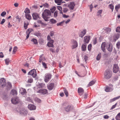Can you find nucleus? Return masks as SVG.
I'll list each match as a JSON object with an SVG mask.
<instances>
[{
    "label": "nucleus",
    "mask_w": 120,
    "mask_h": 120,
    "mask_svg": "<svg viewBox=\"0 0 120 120\" xmlns=\"http://www.w3.org/2000/svg\"><path fill=\"white\" fill-rule=\"evenodd\" d=\"M42 16L45 20L47 21L48 20V19L51 16V12L49 10H45L43 12Z\"/></svg>",
    "instance_id": "f257e3e1"
},
{
    "label": "nucleus",
    "mask_w": 120,
    "mask_h": 120,
    "mask_svg": "<svg viewBox=\"0 0 120 120\" xmlns=\"http://www.w3.org/2000/svg\"><path fill=\"white\" fill-rule=\"evenodd\" d=\"M64 105L65 106L64 109L66 112H69L72 110L73 109V106L68 103L64 104Z\"/></svg>",
    "instance_id": "f03ea898"
},
{
    "label": "nucleus",
    "mask_w": 120,
    "mask_h": 120,
    "mask_svg": "<svg viewBox=\"0 0 120 120\" xmlns=\"http://www.w3.org/2000/svg\"><path fill=\"white\" fill-rule=\"evenodd\" d=\"M104 77L106 79H109L111 77L112 74L109 70H106L105 71L104 74Z\"/></svg>",
    "instance_id": "7ed1b4c3"
},
{
    "label": "nucleus",
    "mask_w": 120,
    "mask_h": 120,
    "mask_svg": "<svg viewBox=\"0 0 120 120\" xmlns=\"http://www.w3.org/2000/svg\"><path fill=\"white\" fill-rule=\"evenodd\" d=\"M28 75H31L33 78H35L37 75V72L36 70L33 69L29 71L28 73Z\"/></svg>",
    "instance_id": "20e7f679"
},
{
    "label": "nucleus",
    "mask_w": 120,
    "mask_h": 120,
    "mask_svg": "<svg viewBox=\"0 0 120 120\" xmlns=\"http://www.w3.org/2000/svg\"><path fill=\"white\" fill-rule=\"evenodd\" d=\"M72 49H74L76 48L78 46V43L77 41L73 39L71 41Z\"/></svg>",
    "instance_id": "39448f33"
},
{
    "label": "nucleus",
    "mask_w": 120,
    "mask_h": 120,
    "mask_svg": "<svg viewBox=\"0 0 120 120\" xmlns=\"http://www.w3.org/2000/svg\"><path fill=\"white\" fill-rule=\"evenodd\" d=\"M11 101L13 104H16L19 102V100L18 97H15L11 99Z\"/></svg>",
    "instance_id": "423d86ee"
},
{
    "label": "nucleus",
    "mask_w": 120,
    "mask_h": 120,
    "mask_svg": "<svg viewBox=\"0 0 120 120\" xmlns=\"http://www.w3.org/2000/svg\"><path fill=\"white\" fill-rule=\"evenodd\" d=\"M52 75L51 74L48 73L45 74L44 78V80L45 82H47L51 78Z\"/></svg>",
    "instance_id": "0eeeda50"
},
{
    "label": "nucleus",
    "mask_w": 120,
    "mask_h": 120,
    "mask_svg": "<svg viewBox=\"0 0 120 120\" xmlns=\"http://www.w3.org/2000/svg\"><path fill=\"white\" fill-rule=\"evenodd\" d=\"M86 29L83 30L82 31L79 33V36L81 38H82L86 34Z\"/></svg>",
    "instance_id": "6e6552de"
},
{
    "label": "nucleus",
    "mask_w": 120,
    "mask_h": 120,
    "mask_svg": "<svg viewBox=\"0 0 120 120\" xmlns=\"http://www.w3.org/2000/svg\"><path fill=\"white\" fill-rule=\"evenodd\" d=\"M48 92L47 90L45 89L40 90L37 91V93L43 94H46Z\"/></svg>",
    "instance_id": "1a4fd4ad"
},
{
    "label": "nucleus",
    "mask_w": 120,
    "mask_h": 120,
    "mask_svg": "<svg viewBox=\"0 0 120 120\" xmlns=\"http://www.w3.org/2000/svg\"><path fill=\"white\" fill-rule=\"evenodd\" d=\"M33 19L34 20H36L39 18V15L36 13H34L32 14Z\"/></svg>",
    "instance_id": "9d476101"
},
{
    "label": "nucleus",
    "mask_w": 120,
    "mask_h": 120,
    "mask_svg": "<svg viewBox=\"0 0 120 120\" xmlns=\"http://www.w3.org/2000/svg\"><path fill=\"white\" fill-rule=\"evenodd\" d=\"M75 5L74 2H70L68 5V7L71 10H73Z\"/></svg>",
    "instance_id": "9b49d317"
},
{
    "label": "nucleus",
    "mask_w": 120,
    "mask_h": 120,
    "mask_svg": "<svg viewBox=\"0 0 120 120\" xmlns=\"http://www.w3.org/2000/svg\"><path fill=\"white\" fill-rule=\"evenodd\" d=\"M28 108L30 110H34L36 109V106L32 104H29L28 106Z\"/></svg>",
    "instance_id": "f8f14e48"
},
{
    "label": "nucleus",
    "mask_w": 120,
    "mask_h": 120,
    "mask_svg": "<svg viewBox=\"0 0 120 120\" xmlns=\"http://www.w3.org/2000/svg\"><path fill=\"white\" fill-rule=\"evenodd\" d=\"M107 43H106L105 42L103 43L101 45V47L102 50L103 51L105 52V48L106 47H107V45H106Z\"/></svg>",
    "instance_id": "ddd939ff"
},
{
    "label": "nucleus",
    "mask_w": 120,
    "mask_h": 120,
    "mask_svg": "<svg viewBox=\"0 0 120 120\" xmlns=\"http://www.w3.org/2000/svg\"><path fill=\"white\" fill-rule=\"evenodd\" d=\"M107 47H108L107 49L109 52H111L112 50V45L109 43H108L107 44Z\"/></svg>",
    "instance_id": "4468645a"
},
{
    "label": "nucleus",
    "mask_w": 120,
    "mask_h": 120,
    "mask_svg": "<svg viewBox=\"0 0 120 120\" xmlns=\"http://www.w3.org/2000/svg\"><path fill=\"white\" fill-rule=\"evenodd\" d=\"M78 91L79 94L80 95H81L83 94L84 90L82 88L79 87L78 88Z\"/></svg>",
    "instance_id": "2eb2a0df"
},
{
    "label": "nucleus",
    "mask_w": 120,
    "mask_h": 120,
    "mask_svg": "<svg viewBox=\"0 0 120 120\" xmlns=\"http://www.w3.org/2000/svg\"><path fill=\"white\" fill-rule=\"evenodd\" d=\"M54 41L53 40H51L48 42L47 45L49 47H54V45L53 44Z\"/></svg>",
    "instance_id": "dca6fc26"
},
{
    "label": "nucleus",
    "mask_w": 120,
    "mask_h": 120,
    "mask_svg": "<svg viewBox=\"0 0 120 120\" xmlns=\"http://www.w3.org/2000/svg\"><path fill=\"white\" fill-rule=\"evenodd\" d=\"M84 42L85 43H88L90 39V36H86L84 37Z\"/></svg>",
    "instance_id": "f3484780"
},
{
    "label": "nucleus",
    "mask_w": 120,
    "mask_h": 120,
    "mask_svg": "<svg viewBox=\"0 0 120 120\" xmlns=\"http://www.w3.org/2000/svg\"><path fill=\"white\" fill-rule=\"evenodd\" d=\"M119 71L118 66L116 65H114L113 68V71L114 73H116Z\"/></svg>",
    "instance_id": "a211bd4d"
},
{
    "label": "nucleus",
    "mask_w": 120,
    "mask_h": 120,
    "mask_svg": "<svg viewBox=\"0 0 120 120\" xmlns=\"http://www.w3.org/2000/svg\"><path fill=\"white\" fill-rule=\"evenodd\" d=\"M20 92L22 95L25 94L27 93L26 90L24 88H21L20 90Z\"/></svg>",
    "instance_id": "6ab92c4d"
},
{
    "label": "nucleus",
    "mask_w": 120,
    "mask_h": 120,
    "mask_svg": "<svg viewBox=\"0 0 120 120\" xmlns=\"http://www.w3.org/2000/svg\"><path fill=\"white\" fill-rule=\"evenodd\" d=\"M0 82L2 86H5L6 82L5 79L4 78H2L0 80Z\"/></svg>",
    "instance_id": "aec40b11"
},
{
    "label": "nucleus",
    "mask_w": 120,
    "mask_h": 120,
    "mask_svg": "<svg viewBox=\"0 0 120 120\" xmlns=\"http://www.w3.org/2000/svg\"><path fill=\"white\" fill-rule=\"evenodd\" d=\"M54 84L53 83H50L49 85H48V89L50 90H52L54 87Z\"/></svg>",
    "instance_id": "412c9836"
},
{
    "label": "nucleus",
    "mask_w": 120,
    "mask_h": 120,
    "mask_svg": "<svg viewBox=\"0 0 120 120\" xmlns=\"http://www.w3.org/2000/svg\"><path fill=\"white\" fill-rule=\"evenodd\" d=\"M105 90L106 92H110L112 91L113 90V89L111 87L109 86H106Z\"/></svg>",
    "instance_id": "4be33fe9"
},
{
    "label": "nucleus",
    "mask_w": 120,
    "mask_h": 120,
    "mask_svg": "<svg viewBox=\"0 0 120 120\" xmlns=\"http://www.w3.org/2000/svg\"><path fill=\"white\" fill-rule=\"evenodd\" d=\"M120 98V96H118L117 97H116L115 98H113L112 99H110L109 101V103H111L116 100L119 99Z\"/></svg>",
    "instance_id": "5701e85b"
},
{
    "label": "nucleus",
    "mask_w": 120,
    "mask_h": 120,
    "mask_svg": "<svg viewBox=\"0 0 120 120\" xmlns=\"http://www.w3.org/2000/svg\"><path fill=\"white\" fill-rule=\"evenodd\" d=\"M25 15L26 18L27 19L30 20L31 19V17L29 14H25Z\"/></svg>",
    "instance_id": "b1692460"
},
{
    "label": "nucleus",
    "mask_w": 120,
    "mask_h": 120,
    "mask_svg": "<svg viewBox=\"0 0 120 120\" xmlns=\"http://www.w3.org/2000/svg\"><path fill=\"white\" fill-rule=\"evenodd\" d=\"M62 0H55V2L58 5H60L61 3L62 2Z\"/></svg>",
    "instance_id": "393cba45"
},
{
    "label": "nucleus",
    "mask_w": 120,
    "mask_h": 120,
    "mask_svg": "<svg viewBox=\"0 0 120 120\" xmlns=\"http://www.w3.org/2000/svg\"><path fill=\"white\" fill-rule=\"evenodd\" d=\"M119 35L118 34H116L114 36V38L115 41L117 40L119 38Z\"/></svg>",
    "instance_id": "a878e982"
},
{
    "label": "nucleus",
    "mask_w": 120,
    "mask_h": 120,
    "mask_svg": "<svg viewBox=\"0 0 120 120\" xmlns=\"http://www.w3.org/2000/svg\"><path fill=\"white\" fill-rule=\"evenodd\" d=\"M29 25V23L28 22H24V27L25 29H26L27 28L28 26Z\"/></svg>",
    "instance_id": "bb28decb"
},
{
    "label": "nucleus",
    "mask_w": 120,
    "mask_h": 120,
    "mask_svg": "<svg viewBox=\"0 0 120 120\" xmlns=\"http://www.w3.org/2000/svg\"><path fill=\"white\" fill-rule=\"evenodd\" d=\"M86 45L83 44L82 46V51H85L86 49Z\"/></svg>",
    "instance_id": "cd10ccee"
},
{
    "label": "nucleus",
    "mask_w": 120,
    "mask_h": 120,
    "mask_svg": "<svg viewBox=\"0 0 120 120\" xmlns=\"http://www.w3.org/2000/svg\"><path fill=\"white\" fill-rule=\"evenodd\" d=\"M115 118L116 120H120V112L118 114Z\"/></svg>",
    "instance_id": "c85d7f7f"
},
{
    "label": "nucleus",
    "mask_w": 120,
    "mask_h": 120,
    "mask_svg": "<svg viewBox=\"0 0 120 120\" xmlns=\"http://www.w3.org/2000/svg\"><path fill=\"white\" fill-rule=\"evenodd\" d=\"M24 12L25 13V14H29L30 13V11L28 8H26L24 11Z\"/></svg>",
    "instance_id": "c756f323"
},
{
    "label": "nucleus",
    "mask_w": 120,
    "mask_h": 120,
    "mask_svg": "<svg viewBox=\"0 0 120 120\" xmlns=\"http://www.w3.org/2000/svg\"><path fill=\"white\" fill-rule=\"evenodd\" d=\"M95 81H92L90 82L88 84V86H90L94 85L95 83Z\"/></svg>",
    "instance_id": "7c9ffc66"
},
{
    "label": "nucleus",
    "mask_w": 120,
    "mask_h": 120,
    "mask_svg": "<svg viewBox=\"0 0 120 120\" xmlns=\"http://www.w3.org/2000/svg\"><path fill=\"white\" fill-rule=\"evenodd\" d=\"M11 93L13 95H17V92L16 91L14 90H12L11 91Z\"/></svg>",
    "instance_id": "2f4dec72"
},
{
    "label": "nucleus",
    "mask_w": 120,
    "mask_h": 120,
    "mask_svg": "<svg viewBox=\"0 0 120 120\" xmlns=\"http://www.w3.org/2000/svg\"><path fill=\"white\" fill-rule=\"evenodd\" d=\"M109 7L110 9H111L112 11V12L114 8L113 5L112 4H109Z\"/></svg>",
    "instance_id": "473e14b6"
},
{
    "label": "nucleus",
    "mask_w": 120,
    "mask_h": 120,
    "mask_svg": "<svg viewBox=\"0 0 120 120\" xmlns=\"http://www.w3.org/2000/svg\"><path fill=\"white\" fill-rule=\"evenodd\" d=\"M115 8L116 10L117 11L118 9L120 8V4H118L116 5L115 7Z\"/></svg>",
    "instance_id": "72a5a7b5"
},
{
    "label": "nucleus",
    "mask_w": 120,
    "mask_h": 120,
    "mask_svg": "<svg viewBox=\"0 0 120 120\" xmlns=\"http://www.w3.org/2000/svg\"><path fill=\"white\" fill-rule=\"evenodd\" d=\"M116 48L118 49L120 48V41H118L116 44Z\"/></svg>",
    "instance_id": "f704fd0d"
},
{
    "label": "nucleus",
    "mask_w": 120,
    "mask_h": 120,
    "mask_svg": "<svg viewBox=\"0 0 120 120\" xmlns=\"http://www.w3.org/2000/svg\"><path fill=\"white\" fill-rule=\"evenodd\" d=\"M101 53H99L98 54L96 58V59L97 60H100L101 57Z\"/></svg>",
    "instance_id": "c9c22d12"
},
{
    "label": "nucleus",
    "mask_w": 120,
    "mask_h": 120,
    "mask_svg": "<svg viewBox=\"0 0 120 120\" xmlns=\"http://www.w3.org/2000/svg\"><path fill=\"white\" fill-rule=\"evenodd\" d=\"M38 22L40 24L42 25H46V24L43 22L41 20H38Z\"/></svg>",
    "instance_id": "e433bc0d"
},
{
    "label": "nucleus",
    "mask_w": 120,
    "mask_h": 120,
    "mask_svg": "<svg viewBox=\"0 0 120 120\" xmlns=\"http://www.w3.org/2000/svg\"><path fill=\"white\" fill-rule=\"evenodd\" d=\"M64 92L66 96V97L68 96V91L66 89H64Z\"/></svg>",
    "instance_id": "4c0bfd02"
},
{
    "label": "nucleus",
    "mask_w": 120,
    "mask_h": 120,
    "mask_svg": "<svg viewBox=\"0 0 120 120\" xmlns=\"http://www.w3.org/2000/svg\"><path fill=\"white\" fill-rule=\"evenodd\" d=\"M42 64L43 67L45 69H46L48 68V67H47V65L44 62H42Z\"/></svg>",
    "instance_id": "58836bf2"
},
{
    "label": "nucleus",
    "mask_w": 120,
    "mask_h": 120,
    "mask_svg": "<svg viewBox=\"0 0 120 120\" xmlns=\"http://www.w3.org/2000/svg\"><path fill=\"white\" fill-rule=\"evenodd\" d=\"M31 41H32L35 44H37L38 43L37 42V40L36 39H33Z\"/></svg>",
    "instance_id": "ea45409f"
},
{
    "label": "nucleus",
    "mask_w": 120,
    "mask_h": 120,
    "mask_svg": "<svg viewBox=\"0 0 120 120\" xmlns=\"http://www.w3.org/2000/svg\"><path fill=\"white\" fill-rule=\"evenodd\" d=\"M50 21L52 23H55L57 22L56 20L53 19H50Z\"/></svg>",
    "instance_id": "a19ab883"
},
{
    "label": "nucleus",
    "mask_w": 120,
    "mask_h": 120,
    "mask_svg": "<svg viewBox=\"0 0 120 120\" xmlns=\"http://www.w3.org/2000/svg\"><path fill=\"white\" fill-rule=\"evenodd\" d=\"M33 82V79L32 78H29L28 81L27 82L29 83H31Z\"/></svg>",
    "instance_id": "79ce46f5"
},
{
    "label": "nucleus",
    "mask_w": 120,
    "mask_h": 120,
    "mask_svg": "<svg viewBox=\"0 0 120 120\" xmlns=\"http://www.w3.org/2000/svg\"><path fill=\"white\" fill-rule=\"evenodd\" d=\"M65 22V21H63L59 23H57V26H62V24Z\"/></svg>",
    "instance_id": "37998d69"
},
{
    "label": "nucleus",
    "mask_w": 120,
    "mask_h": 120,
    "mask_svg": "<svg viewBox=\"0 0 120 120\" xmlns=\"http://www.w3.org/2000/svg\"><path fill=\"white\" fill-rule=\"evenodd\" d=\"M17 48L16 47H14L13 50V53H14L17 51Z\"/></svg>",
    "instance_id": "c03bdc74"
},
{
    "label": "nucleus",
    "mask_w": 120,
    "mask_h": 120,
    "mask_svg": "<svg viewBox=\"0 0 120 120\" xmlns=\"http://www.w3.org/2000/svg\"><path fill=\"white\" fill-rule=\"evenodd\" d=\"M56 9L55 7H53L52 8L50 9V10L52 13H53Z\"/></svg>",
    "instance_id": "a18cd8bd"
},
{
    "label": "nucleus",
    "mask_w": 120,
    "mask_h": 120,
    "mask_svg": "<svg viewBox=\"0 0 120 120\" xmlns=\"http://www.w3.org/2000/svg\"><path fill=\"white\" fill-rule=\"evenodd\" d=\"M5 61L6 64L8 65L10 62V60L9 59H7L5 60Z\"/></svg>",
    "instance_id": "49530a36"
},
{
    "label": "nucleus",
    "mask_w": 120,
    "mask_h": 120,
    "mask_svg": "<svg viewBox=\"0 0 120 120\" xmlns=\"http://www.w3.org/2000/svg\"><path fill=\"white\" fill-rule=\"evenodd\" d=\"M43 6L44 7L46 8H48L49 6V5L47 3H45L43 4Z\"/></svg>",
    "instance_id": "de8ad7c7"
},
{
    "label": "nucleus",
    "mask_w": 120,
    "mask_h": 120,
    "mask_svg": "<svg viewBox=\"0 0 120 120\" xmlns=\"http://www.w3.org/2000/svg\"><path fill=\"white\" fill-rule=\"evenodd\" d=\"M91 47L92 45L91 44H90L88 45V49L89 51H90V50L91 49Z\"/></svg>",
    "instance_id": "09e8293b"
},
{
    "label": "nucleus",
    "mask_w": 120,
    "mask_h": 120,
    "mask_svg": "<svg viewBox=\"0 0 120 120\" xmlns=\"http://www.w3.org/2000/svg\"><path fill=\"white\" fill-rule=\"evenodd\" d=\"M6 14V12L5 11L3 12L1 14V16L2 17H4Z\"/></svg>",
    "instance_id": "8fccbe9b"
},
{
    "label": "nucleus",
    "mask_w": 120,
    "mask_h": 120,
    "mask_svg": "<svg viewBox=\"0 0 120 120\" xmlns=\"http://www.w3.org/2000/svg\"><path fill=\"white\" fill-rule=\"evenodd\" d=\"M33 30L32 29H29L27 30V32H28V33H30L31 32L33 31Z\"/></svg>",
    "instance_id": "3c124183"
},
{
    "label": "nucleus",
    "mask_w": 120,
    "mask_h": 120,
    "mask_svg": "<svg viewBox=\"0 0 120 120\" xmlns=\"http://www.w3.org/2000/svg\"><path fill=\"white\" fill-rule=\"evenodd\" d=\"M117 104V103H116L115 104V105H112V107L111 108L110 110H112L114 109L116 106Z\"/></svg>",
    "instance_id": "603ef678"
},
{
    "label": "nucleus",
    "mask_w": 120,
    "mask_h": 120,
    "mask_svg": "<svg viewBox=\"0 0 120 120\" xmlns=\"http://www.w3.org/2000/svg\"><path fill=\"white\" fill-rule=\"evenodd\" d=\"M26 112V111L25 109H23V110H20V113L22 114H24V112Z\"/></svg>",
    "instance_id": "864d4df0"
},
{
    "label": "nucleus",
    "mask_w": 120,
    "mask_h": 120,
    "mask_svg": "<svg viewBox=\"0 0 120 120\" xmlns=\"http://www.w3.org/2000/svg\"><path fill=\"white\" fill-rule=\"evenodd\" d=\"M5 20L4 19H2V21L0 23V24L1 25H3L4 23L5 22Z\"/></svg>",
    "instance_id": "5fc2aeb1"
},
{
    "label": "nucleus",
    "mask_w": 120,
    "mask_h": 120,
    "mask_svg": "<svg viewBox=\"0 0 120 120\" xmlns=\"http://www.w3.org/2000/svg\"><path fill=\"white\" fill-rule=\"evenodd\" d=\"M116 31L117 32H120V27H118L117 28Z\"/></svg>",
    "instance_id": "6e6d98bb"
},
{
    "label": "nucleus",
    "mask_w": 120,
    "mask_h": 120,
    "mask_svg": "<svg viewBox=\"0 0 120 120\" xmlns=\"http://www.w3.org/2000/svg\"><path fill=\"white\" fill-rule=\"evenodd\" d=\"M16 18L17 20H18V21L20 22V21L21 18H19V15H17L16 17Z\"/></svg>",
    "instance_id": "4d7b16f0"
},
{
    "label": "nucleus",
    "mask_w": 120,
    "mask_h": 120,
    "mask_svg": "<svg viewBox=\"0 0 120 120\" xmlns=\"http://www.w3.org/2000/svg\"><path fill=\"white\" fill-rule=\"evenodd\" d=\"M54 17H56L57 16V12L56 11L54 13Z\"/></svg>",
    "instance_id": "13d9d810"
},
{
    "label": "nucleus",
    "mask_w": 120,
    "mask_h": 120,
    "mask_svg": "<svg viewBox=\"0 0 120 120\" xmlns=\"http://www.w3.org/2000/svg\"><path fill=\"white\" fill-rule=\"evenodd\" d=\"M68 10V9L67 8H64L63 11L64 12L66 13L67 12Z\"/></svg>",
    "instance_id": "bf43d9fd"
},
{
    "label": "nucleus",
    "mask_w": 120,
    "mask_h": 120,
    "mask_svg": "<svg viewBox=\"0 0 120 120\" xmlns=\"http://www.w3.org/2000/svg\"><path fill=\"white\" fill-rule=\"evenodd\" d=\"M97 40L96 38H95L94 39L93 41V43L94 45H95L97 43Z\"/></svg>",
    "instance_id": "052dcab7"
},
{
    "label": "nucleus",
    "mask_w": 120,
    "mask_h": 120,
    "mask_svg": "<svg viewBox=\"0 0 120 120\" xmlns=\"http://www.w3.org/2000/svg\"><path fill=\"white\" fill-rule=\"evenodd\" d=\"M109 118V116L107 115H105L103 116V118L105 119H108Z\"/></svg>",
    "instance_id": "680f3d73"
},
{
    "label": "nucleus",
    "mask_w": 120,
    "mask_h": 120,
    "mask_svg": "<svg viewBox=\"0 0 120 120\" xmlns=\"http://www.w3.org/2000/svg\"><path fill=\"white\" fill-rule=\"evenodd\" d=\"M54 32L53 31H51L50 32V35L51 37L53 36L54 35Z\"/></svg>",
    "instance_id": "e2e57ef3"
},
{
    "label": "nucleus",
    "mask_w": 120,
    "mask_h": 120,
    "mask_svg": "<svg viewBox=\"0 0 120 120\" xmlns=\"http://www.w3.org/2000/svg\"><path fill=\"white\" fill-rule=\"evenodd\" d=\"M4 57V55L2 52L0 53V58H3Z\"/></svg>",
    "instance_id": "0e129e2a"
},
{
    "label": "nucleus",
    "mask_w": 120,
    "mask_h": 120,
    "mask_svg": "<svg viewBox=\"0 0 120 120\" xmlns=\"http://www.w3.org/2000/svg\"><path fill=\"white\" fill-rule=\"evenodd\" d=\"M106 30L108 32H110L111 31V29L110 28H107L106 29Z\"/></svg>",
    "instance_id": "69168bd1"
},
{
    "label": "nucleus",
    "mask_w": 120,
    "mask_h": 120,
    "mask_svg": "<svg viewBox=\"0 0 120 120\" xmlns=\"http://www.w3.org/2000/svg\"><path fill=\"white\" fill-rule=\"evenodd\" d=\"M57 8L59 11H62V8L60 6H58L57 7Z\"/></svg>",
    "instance_id": "338daca9"
},
{
    "label": "nucleus",
    "mask_w": 120,
    "mask_h": 120,
    "mask_svg": "<svg viewBox=\"0 0 120 120\" xmlns=\"http://www.w3.org/2000/svg\"><path fill=\"white\" fill-rule=\"evenodd\" d=\"M88 57L86 56H84V59L85 60V61L86 62L87 60L88 59Z\"/></svg>",
    "instance_id": "774afa93"
}]
</instances>
